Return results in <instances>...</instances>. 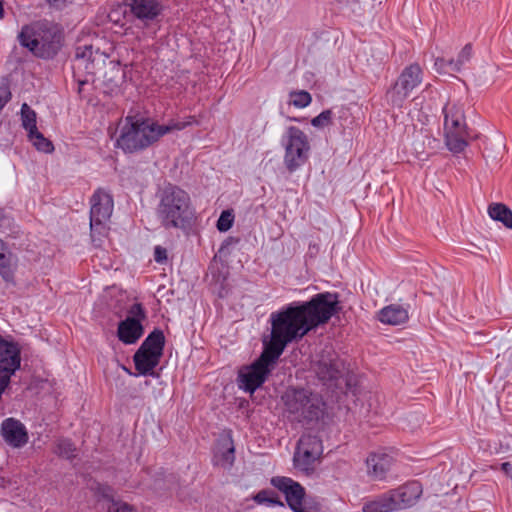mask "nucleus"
Segmentation results:
<instances>
[{
    "mask_svg": "<svg viewBox=\"0 0 512 512\" xmlns=\"http://www.w3.org/2000/svg\"><path fill=\"white\" fill-rule=\"evenodd\" d=\"M341 310L337 293L323 292L309 301L288 304L270 315L271 338L260 357L239 371V388L255 392L267 379L289 343L302 339L311 330L326 324Z\"/></svg>",
    "mask_w": 512,
    "mask_h": 512,
    "instance_id": "nucleus-1",
    "label": "nucleus"
},
{
    "mask_svg": "<svg viewBox=\"0 0 512 512\" xmlns=\"http://www.w3.org/2000/svg\"><path fill=\"white\" fill-rule=\"evenodd\" d=\"M156 197V216L164 229L186 231L191 228L196 219V211L186 190L167 184L159 189Z\"/></svg>",
    "mask_w": 512,
    "mask_h": 512,
    "instance_id": "nucleus-2",
    "label": "nucleus"
},
{
    "mask_svg": "<svg viewBox=\"0 0 512 512\" xmlns=\"http://www.w3.org/2000/svg\"><path fill=\"white\" fill-rule=\"evenodd\" d=\"M192 120L193 117H189L188 121L171 119L166 124H158L149 119L135 120L133 117H127L117 139V146L129 153L145 149L162 136L185 129L193 123Z\"/></svg>",
    "mask_w": 512,
    "mask_h": 512,
    "instance_id": "nucleus-3",
    "label": "nucleus"
},
{
    "mask_svg": "<svg viewBox=\"0 0 512 512\" xmlns=\"http://www.w3.org/2000/svg\"><path fill=\"white\" fill-rule=\"evenodd\" d=\"M22 46L41 58L54 57L62 46V34L46 22H35L24 26L19 34Z\"/></svg>",
    "mask_w": 512,
    "mask_h": 512,
    "instance_id": "nucleus-4",
    "label": "nucleus"
},
{
    "mask_svg": "<svg viewBox=\"0 0 512 512\" xmlns=\"http://www.w3.org/2000/svg\"><path fill=\"white\" fill-rule=\"evenodd\" d=\"M285 411L292 421L307 424L323 414V402L317 394L305 388H288L282 396Z\"/></svg>",
    "mask_w": 512,
    "mask_h": 512,
    "instance_id": "nucleus-5",
    "label": "nucleus"
},
{
    "mask_svg": "<svg viewBox=\"0 0 512 512\" xmlns=\"http://www.w3.org/2000/svg\"><path fill=\"white\" fill-rule=\"evenodd\" d=\"M281 142L285 148L284 163L287 169L293 172L308 159L310 144L307 135L298 127L289 126Z\"/></svg>",
    "mask_w": 512,
    "mask_h": 512,
    "instance_id": "nucleus-6",
    "label": "nucleus"
},
{
    "mask_svg": "<svg viewBox=\"0 0 512 512\" xmlns=\"http://www.w3.org/2000/svg\"><path fill=\"white\" fill-rule=\"evenodd\" d=\"M423 81V71L419 64L413 63L405 67L394 85L387 91V102L393 107H402L412 91Z\"/></svg>",
    "mask_w": 512,
    "mask_h": 512,
    "instance_id": "nucleus-7",
    "label": "nucleus"
},
{
    "mask_svg": "<svg viewBox=\"0 0 512 512\" xmlns=\"http://www.w3.org/2000/svg\"><path fill=\"white\" fill-rule=\"evenodd\" d=\"M322 452L323 446L320 438L309 433L304 434L298 441L294 454V464L302 471H309Z\"/></svg>",
    "mask_w": 512,
    "mask_h": 512,
    "instance_id": "nucleus-8",
    "label": "nucleus"
},
{
    "mask_svg": "<svg viewBox=\"0 0 512 512\" xmlns=\"http://www.w3.org/2000/svg\"><path fill=\"white\" fill-rule=\"evenodd\" d=\"M128 1L132 17L145 27L158 23L165 10L163 0Z\"/></svg>",
    "mask_w": 512,
    "mask_h": 512,
    "instance_id": "nucleus-9",
    "label": "nucleus"
},
{
    "mask_svg": "<svg viewBox=\"0 0 512 512\" xmlns=\"http://www.w3.org/2000/svg\"><path fill=\"white\" fill-rule=\"evenodd\" d=\"M129 316L118 325L117 336L124 344H134L143 335L141 321L145 319V313L141 304L132 305Z\"/></svg>",
    "mask_w": 512,
    "mask_h": 512,
    "instance_id": "nucleus-10",
    "label": "nucleus"
},
{
    "mask_svg": "<svg viewBox=\"0 0 512 512\" xmlns=\"http://www.w3.org/2000/svg\"><path fill=\"white\" fill-rule=\"evenodd\" d=\"M271 484L284 493L288 506L294 512H305V489L300 483L288 477L277 476L271 479Z\"/></svg>",
    "mask_w": 512,
    "mask_h": 512,
    "instance_id": "nucleus-11",
    "label": "nucleus"
},
{
    "mask_svg": "<svg viewBox=\"0 0 512 512\" xmlns=\"http://www.w3.org/2000/svg\"><path fill=\"white\" fill-rule=\"evenodd\" d=\"M90 203V226L93 230L110 219L114 203L112 196L103 189H98L94 192Z\"/></svg>",
    "mask_w": 512,
    "mask_h": 512,
    "instance_id": "nucleus-12",
    "label": "nucleus"
},
{
    "mask_svg": "<svg viewBox=\"0 0 512 512\" xmlns=\"http://www.w3.org/2000/svg\"><path fill=\"white\" fill-rule=\"evenodd\" d=\"M97 57L100 58L98 51L94 52L91 45L78 46L75 50V57L72 62V68L75 76L81 73L93 75L96 73Z\"/></svg>",
    "mask_w": 512,
    "mask_h": 512,
    "instance_id": "nucleus-13",
    "label": "nucleus"
},
{
    "mask_svg": "<svg viewBox=\"0 0 512 512\" xmlns=\"http://www.w3.org/2000/svg\"><path fill=\"white\" fill-rule=\"evenodd\" d=\"M4 441L13 448H21L28 442V432L23 423L15 418H7L1 424Z\"/></svg>",
    "mask_w": 512,
    "mask_h": 512,
    "instance_id": "nucleus-14",
    "label": "nucleus"
},
{
    "mask_svg": "<svg viewBox=\"0 0 512 512\" xmlns=\"http://www.w3.org/2000/svg\"><path fill=\"white\" fill-rule=\"evenodd\" d=\"M18 257L11 246L0 239V277L8 284L15 283V273L18 268Z\"/></svg>",
    "mask_w": 512,
    "mask_h": 512,
    "instance_id": "nucleus-15",
    "label": "nucleus"
},
{
    "mask_svg": "<svg viewBox=\"0 0 512 512\" xmlns=\"http://www.w3.org/2000/svg\"><path fill=\"white\" fill-rule=\"evenodd\" d=\"M392 498L395 499L397 510L406 509L416 503L422 494L420 483L408 482L396 489L390 490Z\"/></svg>",
    "mask_w": 512,
    "mask_h": 512,
    "instance_id": "nucleus-16",
    "label": "nucleus"
},
{
    "mask_svg": "<svg viewBox=\"0 0 512 512\" xmlns=\"http://www.w3.org/2000/svg\"><path fill=\"white\" fill-rule=\"evenodd\" d=\"M393 462V457L387 453H372L366 460L368 474L375 480H383Z\"/></svg>",
    "mask_w": 512,
    "mask_h": 512,
    "instance_id": "nucleus-17",
    "label": "nucleus"
},
{
    "mask_svg": "<svg viewBox=\"0 0 512 512\" xmlns=\"http://www.w3.org/2000/svg\"><path fill=\"white\" fill-rule=\"evenodd\" d=\"M162 356L153 352L138 349L133 356L136 370L141 375H153L155 367L159 364Z\"/></svg>",
    "mask_w": 512,
    "mask_h": 512,
    "instance_id": "nucleus-18",
    "label": "nucleus"
},
{
    "mask_svg": "<svg viewBox=\"0 0 512 512\" xmlns=\"http://www.w3.org/2000/svg\"><path fill=\"white\" fill-rule=\"evenodd\" d=\"M408 318V311L398 304L388 305L378 313L379 321L388 325L404 324Z\"/></svg>",
    "mask_w": 512,
    "mask_h": 512,
    "instance_id": "nucleus-19",
    "label": "nucleus"
},
{
    "mask_svg": "<svg viewBox=\"0 0 512 512\" xmlns=\"http://www.w3.org/2000/svg\"><path fill=\"white\" fill-rule=\"evenodd\" d=\"M443 112L445 132L467 131L461 108L455 105H447L444 107Z\"/></svg>",
    "mask_w": 512,
    "mask_h": 512,
    "instance_id": "nucleus-20",
    "label": "nucleus"
},
{
    "mask_svg": "<svg viewBox=\"0 0 512 512\" xmlns=\"http://www.w3.org/2000/svg\"><path fill=\"white\" fill-rule=\"evenodd\" d=\"M363 512H393L397 511L395 499L392 498L390 490L378 495L363 504Z\"/></svg>",
    "mask_w": 512,
    "mask_h": 512,
    "instance_id": "nucleus-21",
    "label": "nucleus"
},
{
    "mask_svg": "<svg viewBox=\"0 0 512 512\" xmlns=\"http://www.w3.org/2000/svg\"><path fill=\"white\" fill-rule=\"evenodd\" d=\"M315 373L318 378L323 381H331L337 379L340 374L339 363L332 359H321L314 365Z\"/></svg>",
    "mask_w": 512,
    "mask_h": 512,
    "instance_id": "nucleus-22",
    "label": "nucleus"
},
{
    "mask_svg": "<svg viewBox=\"0 0 512 512\" xmlns=\"http://www.w3.org/2000/svg\"><path fill=\"white\" fill-rule=\"evenodd\" d=\"M164 344L165 337L163 332L161 330L155 329L147 336L139 348L147 352H153L162 356Z\"/></svg>",
    "mask_w": 512,
    "mask_h": 512,
    "instance_id": "nucleus-23",
    "label": "nucleus"
},
{
    "mask_svg": "<svg viewBox=\"0 0 512 512\" xmlns=\"http://www.w3.org/2000/svg\"><path fill=\"white\" fill-rule=\"evenodd\" d=\"M468 137L467 131L445 132L446 145L453 153H460L466 148Z\"/></svg>",
    "mask_w": 512,
    "mask_h": 512,
    "instance_id": "nucleus-24",
    "label": "nucleus"
},
{
    "mask_svg": "<svg viewBox=\"0 0 512 512\" xmlns=\"http://www.w3.org/2000/svg\"><path fill=\"white\" fill-rule=\"evenodd\" d=\"M488 213L493 220L500 221L507 228L512 229V211L504 204L495 203L490 205Z\"/></svg>",
    "mask_w": 512,
    "mask_h": 512,
    "instance_id": "nucleus-25",
    "label": "nucleus"
},
{
    "mask_svg": "<svg viewBox=\"0 0 512 512\" xmlns=\"http://www.w3.org/2000/svg\"><path fill=\"white\" fill-rule=\"evenodd\" d=\"M97 493L103 498L111 500L112 505L108 508V512H133L132 506L128 503L113 499L112 489L109 486L99 485Z\"/></svg>",
    "mask_w": 512,
    "mask_h": 512,
    "instance_id": "nucleus-26",
    "label": "nucleus"
},
{
    "mask_svg": "<svg viewBox=\"0 0 512 512\" xmlns=\"http://www.w3.org/2000/svg\"><path fill=\"white\" fill-rule=\"evenodd\" d=\"M472 57V46L466 44L459 52L457 59H450L448 65L451 71L460 72L462 68L470 61Z\"/></svg>",
    "mask_w": 512,
    "mask_h": 512,
    "instance_id": "nucleus-27",
    "label": "nucleus"
},
{
    "mask_svg": "<svg viewBox=\"0 0 512 512\" xmlns=\"http://www.w3.org/2000/svg\"><path fill=\"white\" fill-rule=\"evenodd\" d=\"M21 120L22 126L28 133L38 130L36 126V113L26 103L22 104L21 107Z\"/></svg>",
    "mask_w": 512,
    "mask_h": 512,
    "instance_id": "nucleus-28",
    "label": "nucleus"
},
{
    "mask_svg": "<svg viewBox=\"0 0 512 512\" xmlns=\"http://www.w3.org/2000/svg\"><path fill=\"white\" fill-rule=\"evenodd\" d=\"M28 138L38 151L51 153L54 149L52 142L45 138L38 130L28 133Z\"/></svg>",
    "mask_w": 512,
    "mask_h": 512,
    "instance_id": "nucleus-29",
    "label": "nucleus"
},
{
    "mask_svg": "<svg viewBox=\"0 0 512 512\" xmlns=\"http://www.w3.org/2000/svg\"><path fill=\"white\" fill-rule=\"evenodd\" d=\"M75 451H76V448H75L74 444L71 442V440H69V439L63 438V439H59L56 442L54 452L60 457H63L66 459H72L75 457Z\"/></svg>",
    "mask_w": 512,
    "mask_h": 512,
    "instance_id": "nucleus-30",
    "label": "nucleus"
},
{
    "mask_svg": "<svg viewBox=\"0 0 512 512\" xmlns=\"http://www.w3.org/2000/svg\"><path fill=\"white\" fill-rule=\"evenodd\" d=\"M257 504H265L267 506H283L277 495L272 490H261L254 496Z\"/></svg>",
    "mask_w": 512,
    "mask_h": 512,
    "instance_id": "nucleus-31",
    "label": "nucleus"
},
{
    "mask_svg": "<svg viewBox=\"0 0 512 512\" xmlns=\"http://www.w3.org/2000/svg\"><path fill=\"white\" fill-rule=\"evenodd\" d=\"M312 101L311 95L304 90L291 92L289 103L296 108H305Z\"/></svg>",
    "mask_w": 512,
    "mask_h": 512,
    "instance_id": "nucleus-32",
    "label": "nucleus"
},
{
    "mask_svg": "<svg viewBox=\"0 0 512 512\" xmlns=\"http://www.w3.org/2000/svg\"><path fill=\"white\" fill-rule=\"evenodd\" d=\"M234 216L230 211H223L217 220V229L220 232L228 231L233 224Z\"/></svg>",
    "mask_w": 512,
    "mask_h": 512,
    "instance_id": "nucleus-33",
    "label": "nucleus"
},
{
    "mask_svg": "<svg viewBox=\"0 0 512 512\" xmlns=\"http://www.w3.org/2000/svg\"><path fill=\"white\" fill-rule=\"evenodd\" d=\"M332 112L331 110H324L318 116L311 120V124L317 128H324L331 123Z\"/></svg>",
    "mask_w": 512,
    "mask_h": 512,
    "instance_id": "nucleus-34",
    "label": "nucleus"
},
{
    "mask_svg": "<svg viewBox=\"0 0 512 512\" xmlns=\"http://www.w3.org/2000/svg\"><path fill=\"white\" fill-rule=\"evenodd\" d=\"M111 72L113 74V77L110 78L114 82V86H118L121 84L125 77V71L122 69V67L119 64H115L111 68Z\"/></svg>",
    "mask_w": 512,
    "mask_h": 512,
    "instance_id": "nucleus-35",
    "label": "nucleus"
},
{
    "mask_svg": "<svg viewBox=\"0 0 512 512\" xmlns=\"http://www.w3.org/2000/svg\"><path fill=\"white\" fill-rule=\"evenodd\" d=\"M448 61L444 58H437L434 62V68L439 73H450L452 72L449 68Z\"/></svg>",
    "mask_w": 512,
    "mask_h": 512,
    "instance_id": "nucleus-36",
    "label": "nucleus"
},
{
    "mask_svg": "<svg viewBox=\"0 0 512 512\" xmlns=\"http://www.w3.org/2000/svg\"><path fill=\"white\" fill-rule=\"evenodd\" d=\"M221 463L222 465L231 466L234 461V447L229 446L227 447V450L222 454L221 457Z\"/></svg>",
    "mask_w": 512,
    "mask_h": 512,
    "instance_id": "nucleus-37",
    "label": "nucleus"
},
{
    "mask_svg": "<svg viewBox=\"0 0 512 512\" xmlns=\"http://www.w3.org/2000/svg\"><path fill=\"white\" fill-rule=\"evenodd\" d=\"M154 259L157 263H163L167 260V251L161 246H156L154 249Z\"/></svg>",
    "mask_w": 512,
    "mask_h": 512,
    "instance_id": "nucleus-38",
    "label": "nucleus"
},
{
    "mask_svg": "<svg viewBox=\"0 0 512 512\" xmlns=\"http://www.w3.org/2000/svg\"><path fill=\"white\" fill-rule=\"evenodd\" d=\"M501 470L506 476L512 480V464L510 462H504L501 464Z\"/></svg>",
    "mask_w": 512,
    "mask_h": 512,
    "instance_id": "nucleus-39",
    "label": "nucleus"
},
{
    "mask_svg": "<svg viewBox=\"0 0 512 512\" xmlns=\"http://www.w3.org/2000/svg\"><path fill=\"white\" fill-rule=\"evenodd\" d=\"M45 1L48 2L49 4L57 6V7H59L65 3V0H45Z\"/></svg>",
    "mask_w": 512,
    "mask_h": 512,
    "instance_id": "nucleus-40",
    "label": "nucleus"
},
{
    "mask_svg": "<svg viewBox=\"0 0 512 512\" xmlns=\"http://www.w3.org/2000/svg\"><path fill=\"white\" fill-rule=\"evenodd\" d=\"M4 17V1L0 0V19Z\"/></svg>",
    "mask_w": 512,
    "mask_h": 512,
    "instance_id": "nucleus-41",
    "label": "nucleus"
},
{
    "mask_svg": "<svg viewBox=\"0 0 512 512\" xmlns=\"http://www.w3.org/2000/svg\"><path fill=\"white\" fill-rule=\"evenodd\" d=\"M88 82V79H78L79 83V91H81V87Z\"/></svg>",
    "mask_w": 512,
    "mask_h": 512,
    "instance_id": "nucleus-42",
    "label": "nucleus"
},
{
    "mask_svg": "<svg viewBox=\"0 0 512 512\" xmlns=\"http://www.w3.org/2000/svg\"><path fill=\"white\" fill-rule=\"evenodd\" d=\"M5 218V210L3 208H0V221L4 220Z\"/></svg>",
    "mask_w": 512,
    "mask_h": 512,
    "instance_id": "nucleus-43",
    "label": "nucleus"
}]
</instances>
